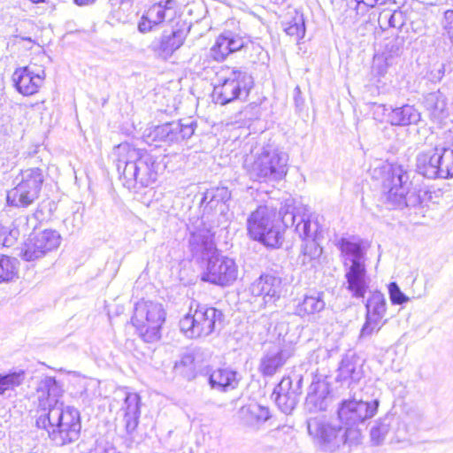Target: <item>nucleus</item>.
<instances>
[{
    "instance_id": "f257e3e1",
    "label": "nucleus",
    "mask_w": 453,
    "mask_h": 453,
    "mask_svg": "<svg viewBox=\"0 0 453 453\" xmlns=\"http://www.w3.org/2000/svg\"><path fill=\"white\" fill-rule=\"evenodd\" d=\"M38 412L36 426L45 429L57 446L76 441L81 434L80 412L60 401L63 390L53 377L46 376L37 386Z\"/></svg>"
},
{
    "instance_id": "f03ea898",
    "label": "nucleus",
    "mask_w": 453,
    "mask_h": 453,
    "mask_svg": "<svg viewBox=\"0 0 453 453\" xmlns=\"http://www.w3.org/2000/svg\"><path fill=\"white\" fill-rule=\"evenodd\" d=\"M231 192L226 187L207 189L201 199L202 215L189 226V245L192 252L211 251L215 248L214 228L229 220L228 202Z\"/></svg>"
},
{
    "instance_id": "7ed1b4c3",
    "label": "nucleus",
    "mask_w": 453,
    "mask_h": 453,
    "mask_svg": "<svg viewBox=\"0 0 453 453\" xmlns=\"http://www.w3.org/2000/svg\"><path fill=\"white\" fill-rule=\"evenodd\" d=\"M117 169L122 173L126 185L134 188L136 184L147 187L157 178L156 160L150 153L137 150L129 143H121L115 148Z\"/></svg>"
},
{
    "instance_id": "20e7f679",
    "label": "nucleus",
    "mask_w": 453,
    "mask_h": 453,
    "mask_svg": "<svg viewBox=\"0 0 453 453\" xmlns=\"http://www.w3.org/2000/svg\"><path fill=\"white\" fill-rule=\"evenodd\" d=\"M341 250L346 288L355 298H364L370 284L366 271V250L361 242L342 238L338 242Z\"/></svg>"
},
{
    "instance_id": "39448f33",
    "label": "nucleus",
    "mask_w": 453,
    "mask_h": 453,
    "mask_svg": "<svg viewBox=\"0 0 453 453\" xmlns=\"http://www.w3.org/2000/svg\"><path fill=\"white\" fill-rule=\"evenodd\" d=\"M411 181L407 171L402 165H391L382 182L383 197L392 208L417 207L422 205L426 191L410 189Z\"/></svg>"
},
{
    "instance_id": "423d86ee",
    "label": "nucleus",
    "mask_w": 453,
    "mask_h": 453,
    "mask_svg": "<svg viewBox=\"0 0 453 453\" xmlns=\"http://www.w3.org/2000/svg\"><path fill=\"white\" fill-rule=\"evenodd\" d=\"M309 434L326 451L334 452L342 447L357 446L361 443V430L345 428L341 423L336 424L324 418H311L307 421Z\"/></svg>"
},
{
    "instance_id": "0eeeda50",
    "label": "nucleus",
    "mask_w": 453,
    "mask_h": 453,
    "mask_svg": "<svg viewBox=\"0 0 453 453\" xmlns=\"http://www.w3.org/2000/svg\"><path fill=\"white\" fill-rule=\"evenodd\" d=\"M254 86L253 77L245 70L225 66L216 73L212 99L226 105L236 100L247 101Z\"/></svg>"
},
{
    "instance_id": "6e6552de",
    "label": "nucleus",
    "mask_w": 453,
    "mask_h": 453,
    "mask_svg": "<svg viewBox=\"0 0 453 453\" xmlns=\"http://www.w3.org/2000/svg\"><path fill=\"white\" fill-rule=\"evenodd\" d=\"M287 153L269 147L260 153L247 156L243 162L250 178L259 182H273L282 180L288 173Z\"/></svg>"
},
{
    "instance_id": "1a4fd4ad",
    "label": "nucleus",
    "mask_w": 453,
    "mask_h": 453,
    "mask_svg": "<svg viewBox=\"0 0 453 453\" xmlns=\"http://www.w3.org/2000/svg\"><path fill=\"white\" fill-rule=\"evenodd\" d=\"M224 319L223 312L214 307L198 304L194 311L189 312L180 320V329L190 339L206 337L219 329Z\"/></svg>"
},
{
    "instance_id": "9d476101",
    "label": "nucleus",
    "mask_w": 453,
    "mask_h": 453,
    "mask_svg": "<svg viewBox=\"0 0 453 453\" xmlns=\"http://www.w3.org/2000/svg\"><path fill=\"white\" fill-rule=\"evenodd\" d=\"M275 213L266 206H259L247 220L248 234L269 248H279L283 242V235Z\"/></svg>"
},
{
    "instance_id": "9b49d317",
    "label": "nucleus",
    "mask_w": 453,
    "mask_h": 453,
    "mask_svg": "<svg viewBox=\"0 0 453 453\" xmlns=\"http://www.w3.org/2000/svg\"><path fill=\"white\" fill-rule=\"evenodd\" d=\"M165 319V311L161 303L143 300L136 303L132 317L133 325L145 342H155L160 339Z\"/></svg>"
},
{
    "instance_id": "f8f14e48",
    "label": "nucleus",
    "mask_w": 453,
    "mask_h": 453,
    "mask_svg": "<svg viewBox=\"0 0 453 453\" xmlns=\"http://www.w3.org/2000/svg\"><path fill=\"white\" fill-rule=\"evenodd\" d=\"M44 180L42 170L38 167L21 170L15 178L16 186L7 192L8 204L27 207L38 199Z\"/></svg>"
},
{
    "instance_id": "ddd939ff",
    "label": "nucleus",
    "mask_w": 453,
    "mask_h": 453,
    "mask_svg": "<svg viewBox=\"0 0 453 453\" xmlns=\"http://www.w3.org/2000/svg\"><path fill=\"white\" fill-rule=\"evenodd\" d=\"M194 253L201 256L211 255L202 273V280L221 287L229 286L236 280L238 267L234 260L219 254L216 247L211 251Z\"/></svg>"
},
{
    "instance_id": "4468645a",
    "label": "nucleus",
    "mask_w": 453,
    "mask_h": 453,
    "mask_svg": "<svg viewBox=\"0 0 453 453\" xmlns=\"http://www.w3.org/2000/svg\"><path fill=\"white\" fill-rule=\"evenodd\" d=\"M378 405L379 403L376 400L372 403L344 400L342 402L337 411L339 423L345 428L360 430L358 425L372 418L377 411Z\"/></svg>"
},
{
    "instance_id": "2eb2a0df",
    "label": "nucleus",
    "mask_w": 453,
    "mask_h": 453,
    "mask_svg": "<svg viewBox=\"0 0 453 453\" xmlns=\"http://www.w3.org/2000/svg\"><path fill=\"white\" fill-rule=\"evenodd\" d=\"M176 0H160L150 5L142 14L138 22V30L146 34L157 29L159 26L171 21L176 14Z\"/></svg>"
},
{
    "instance_id": "dca6fc26",
    "label": "nucleus",
    "mask_w": 453,
    "mask_h": 453,
    "mask_svg": "<svg viewBox=\"0 0 453 453\" xmlns=\"http://www.w3.org/2000/svg\"><path fill=\"white\" fill-rule=\"evenodd\" d=\"M249 291L255 297H261L264 303H275L283 291V284L280 277L265 273L260 275L250 286Z\"/></svg>"
},
{
    "instance_id": "f3484780",
    "label": "nucleus",
    "mask_w": 453,
    "mask_h": 453,
    "mask_svg": "<svg viewBox=\"0 0 453 453\" xmlns=\"http://www.w3.org/2000/svg\"><path fill=\"white\" fill-rule=\"evenodd\" d=\"M44 78V70L35 65L19 68L13 73L15 87L24 96L35 94L42 85Z\"/></svg>"
},
{
    "instance_id": "a211bd4d",
    "label": "nucleus",
    "mask_w": 453,
    "mask_h": 453,
    "mask_svg": "<svg viewBox=\"0 0 453 453\" xmlns=\"http://www.w3.org/2000/svg\"><path fill=\"white\" fill-rule=\"evenodd\" d=\"M303 379L300 377L296 382L295 388L292 386V380L283 378L274 388L273 395L280 410L285 413H290L296 406L298 397L301 395V384Z\"/></svg>"
},
{
    "instance_id": "6ab92c4d",
    "label": "nucleus",
    "mask_w": 453,
    "mask_h": 453,
    "mask_svg": "<svg viewBox=\"0 0 453 453\" xmlns=\"http://www.w3.org/2000/svg\"><path fill=\"white\" fill-rule=\"evenodd\" d=\"M292 355L291 348L273 345L263 354L258 370L263 376L271 377L283 367Z\"/></svg>"
},
{
    "instance_id": "aec40b11",
    "label": "nucleus",
    "mask_w": 453,
    "mask_h": 453,
    "mask_svg": "<svg viewBox=\"0 0 453 453\" xmlns=\"http://www.w3.org/2000/svg\"><path fill=\"white\" fill-rule=\"evenodd\" d=\"M185 39L186 33L183 29L164 30L158 41L153 42L152 49L160 58L167 59L181 47Z\"/></svg>"
},
{
    "instance_id": "412c9836",
    "label": "nucleus",
    "mask_w": 453,
    "mask_h": 453,
    "mask_svg": "<svg viewBox=\"0 0 453 453\" xmlns=\"http://www.w3.org/2000/svg\"><path fill=\"white\" fill-rule=\"evenodd\" d=\"M325 294L319 291L306 293L296 306L295 313L301 318H308L309 320L316 317L325 310Z\"/></svg>"
},
{
    "instance_id": "4be33fe9",
    "label": "nucleus",
    "mask_w": 453,
    "mask_h": 453,
    "mask_svg": "<svg viewBox=\"0 0 453 453\" xmlns=\"http://www.w3.org/2000/svg\"><path fill=\"white\" fill-rule=\"evenodd\" d=\"M239 380L237 372L229 367L218 368L212 371L208 378L211 388L219 392H227L236 388Z\"/></svg>"
},
{
    "instance_id": "5701e85b",
    "label": "nucleus",
    "mask_w": 453,
    "mask_h": 453,
    "mask_svg": "<svg viewBox=\"0 0 453 453\" xmlns=\"http://www.w3.org/2000/svg\"><path fill=\"white\" fill-rule=\"evenodd\" d=\"M328 386L326 382L312 381L305 400V408L310 412L325 411L327 407Z\"/></svg>"
},
{
    "instance_id": "b1692460",
    "label": "nucleus",
    "mask_w": 453,
    "mask_h": 453,
    "mask_svg": "<svg viewBox=\"0 0 453 453\" xmlns=\"http://www.w3.org/2000/svg\"><path fill=\"white\" fill-rule=\"evenodd\" d=\"M421 119L420 112L410 104L390 108L387 115V122L391 126L407 127L417 125Z\"/></svg>"
},
{
    "instance_id": "393cba45",
    "label": "nucleus",
    "mask_w": 453,
    "mask_h": 453,
    "mask_svg": "<svg viewBox=\"0 0 453 453\" xmlns=\"http://www.w3.org/2000/svg\"><path fill=\"white\" fill-rule=\"evenodd\" d=\"M425 105L433 121L441 125L448 119L449 114L448 100L440 90L427 95Z\"/></svg>"
},
{
    "instance_id": "a878e982",
    "label": "nucleus",
    "mask_w": 453,
    "mask_h": 453,
    "mask_svg": "<svg viewBox=\"0 0 453 453\" xmlns=\"http://www.w3.org/2000/svg\"><path fill=\"white\" fill-rule=\"evenodd\" d=\"M126 431L132 434L138 426L140 417V396L135 393H127L122 406Z\"/></svg>"
},
{
    "instance_id": "bb28decb",
    "label": "nucleus",
    "mask_w": 453,
    "mask_h": 453,
    "mask_svg": "<svg viewBox=\"0 0 453 453\" xmlns=\"http://www.w3.org/2000/svg\"><path fill=\"white\" fill-rule=\"evenodd\" d=\"M363 377L362 365L356 355H346L338 368L337 380L357 382Z\"/></svg>"
},
{
    "instance_id": "cd10ccee",
    "label": "nucleus",
    "mask_w": 453,
    "mask_h": 453,
    "mask_svg": "<svg viewBox=\"0 0 453 453\" xmlns=\"http://www.w3.org/2000/svg\"><path fill=\"white\" fill-rule=\"evenodd\" d=\"M437 165L438 160L436 148L418 154L416 158V168L419 174L428 179H437L439 178V170Z\"/></svg>"
},
{
    "instance_id": "c85d7f7f",
    "label": "nucleus",
    "mask_w": 453,
    "mask_h": 453,
    "mask_svg": "<svg viewBox=\"0 0 453 453\" xmlns=\"http://www.w3.org/2000/svg\"><path fill=\"white\" fill-rule=\"evenodd\" d=\"M240 412L243 423L248 426H256L270 418L269 409L257 403L242 407Z\"/></svg>"
},
{
    "instance_id": "c756f323",
    "label": "nucleus",
    "mask_w": 453,
    "mask_h": 453,
    "mask_svg": "<svg viewBox=\"0 0 453 453\" xmlns=\"http://www.w3.org/2000/svg\"><path fill=\"white\" fill-rule=\"evenodd\" d=\"M322 254V249L314 240H308L303 245L297 257V264L305 269L315 267Z\"/></svg>"
},
{
    "instance_id": "7c9ffc66",
    "label": "nucleus",
    "mask_w": 453,
    "mask_h": 453,
    "mask_svg": "<svg viewBox=\"0 0 453 453\" xmlns=\"http://www.w3.org/2000/svg\"><path fill=\"white\" fill-rule=\"evenodd\" d=\"M281 220L286 227L296 225V231L302 239L311 236V221L304 215L298 216L294 211H286L282 214Z\"/></svg>"
},
{
    "instance_id": "2f4dec72",
    "label": "nucleus",
    "mask_w": 453,
    "mask_h": 453,
    "mask_svg": "<svg viewBox=\"0 0 453 453\" xmlns=\"http://www.w3.org/2000/svg\"><path fill=\"white\" fill-rule=\"evenodd\" d=\"M438 175L439 178L448 179L453 177V150L449 148H437Z\"/></svg>"
},
{
    "instance_id": "473e14b6",
    "label": "nucleus",
    "mask_w": 453,
    "mask_h": 453,
    "mask_svg": "<svg viewBox=\"0 0 453 453\" xmlns=\"http://www.w3.org/2000/svg\"><path fill=\"white\" fill-rule=\"evenodd\" d=\"M32 234L37 243L42 246V250L45 255L57 249L60 244V234L55 230L46 229L41 232L32 233Z\"/></svg>"
},
{
    "instance_id": "72a5a7b5",
    "label": "nucleus",
    "mask_w": 453,
    "mask_h": 453,
    "mask_svg": "<svg viewBox=\"0 0 453 453\" xmlns=\"http://www.w3.org/2000/svg\"><path fill=\"white\" fill-rule=\"evenodd\" d=\"M366 315L383 319L386 314V298L380 291H374L365 303Z\"/></svg>"
},
{
    "instance_id": "f704fd0d",
    "label": "nucleus",
    "mask_w": 453,
    "mask_h": 453,
    "mask_svg": "<svg viewBox=\"0 0 453 453\" xmlns=\"http://www.w3.org/2000/svg\"><path fill=\"white\" fill-rule=\"evenodd\" d=\"M24 379L25 373L23 371L4 374L0 373V396L19 387L23 382Z\"/></svg>"
},
{
    "instance_id": "c9c22d12",
    "label": "nucleus",
    "mask_w": 453,
    "mask_h": 453,
    "mask_svg": "<svg viewBox=\"0 0 453 453\" xmlns=\"http://www.w3.org/2000/svg\"><path fill=\"white\" fill-rule=\"evenodd\" d=\"M20 256L26 261H35L45 256L42 246L37 243L32 234L21 248Z\"/></svg>"
},
{
    "instance_id": "e433bc0d",
    "label": "nucleus",
    "mask_w": 453,
    "mask_h": 453,
    "mask_svg": "<svg viewBox=\"0 0 453 453\" xmlns=\"http://www.w3.org/2000/svg\"><path fill=\"white\" fill-rule=\"evenodd\" d=\"M211 54L217 61H222L231 54L228 32H225L218 36L214 45L211 49Z\"/></svg>"
},
{
    "instance_id": "4c0bfd02",
    "label": "nucleus",
    "mask_w": 453,
    "mask_h": 453,
    "mask_svg": "<svg viewBox=\"0 0 453 453\" xmlns=\"http://www.w3.org/2000/svg\"><path fill=\"white\" fill-rule=\"evenodd\" d=\"M385 322L379 318L372 317L365 314V321L361 327L358 340L370 339L374 334H378Z\"/></svg>"
},
{
    "instance_id": "58836bf2",
    "label": "nucleus",
    "mask_w": 453,
    "mask_h": 453,
    "mask_svg": "<svg viewBox=\"0 0 453 453\" xmlns=\"http://www.w3.org/2000/svg\"><path fill=\"white\" fill-rule=\"evenodd\" d=\"M284 31L289 36L298 41L304 36L305 26L302 15H296L292 20L284 24Z\"/></svg>"
},
{
    "instance_id": "ea45409f",
    "label": "nucleus",
    "mask_w": 453,
    "mask_h": 453,
    "mask_svg": "<svg viewBox=\"0 0 453 453\" xmlns=\"http://www.w3.org/2000/svg\"><path fill=\"white\" fill-rule=\"evenodd\" d=\"M173 133L176 138L175 142L190 138L195 132L196 123L193 120H187L186 122L178 121L173 122Z\"/></svg>"
},
{
    "instance_id": "a19ab883",
    "label": "nucleus",
    "mask_w": 453,
    "mask_h": 453,
    "mask_svg": "<svg viewBox=\"0 0 453 453\" xmlns=\"http://www.w3.org/2000/svg\"><path fill=\"white\" fill-rule=\"evenodd\" d=\"M16 273V259L7 256H0V282L11 280Z\"/></svg>"
},
{
    "instance_id": "79ce46f5",
    "label": "nucleus",
    "mask_w": 453,
    "mask_h": 453,
    "mask_svg": "<svg viewBox=\"0 0 453 453\" xmlns=\"http://www.w3.org/2000/svg\"><path fill=\"white\" fill-rule=\"evenodd\" d=\"M173 122L165 123L162 126H157L151 133L155 141H161L168 143L175 142Z\"/></svg>"
},
{
    "instance_id": "37998d69",
    "label": "nucleus",
    "mask_w": 453,
    "mask_h": 453,
    "mask_svg": "<svg viewBox=\"0 0 453 453\" xmlns=\"http://www.w3.org/2000/svg\"><path fill=\"white\" fill-rule=\"evenodd\" d=\"M404 40L403 37H395L385 45L384 55L386 60L400 56L403 51Z\"/></svg>"
},
{
    "instance_id": "c03bdc74",
    "label": "nucleus",
    "mask_w": 453,
    "mask_h": 453,
    "mask_svg": "<svg viewBox=\"0 0 453 453\" xmlns=\"http://www.w3.org/2000/svg\"><path fill=\"white\" fill-rule=\"evenodd\" d=\"M17 228H9L0 224V246L12 247L16 242L19 236Z\"/></svg>"
},
{
    "instance_id": "a18cd8bd",
    "label": "nucleus",
    "mask_w": 453,
    "mask_h": 453,
    "mask_svg": "<svg viewBox=\"0 0 453 453\" xmlns=\"http://www.w3.org/2000/svg\"><path fill=\"white\" fill-rule=\"evenodd\" d=\"M453 71V64L449 62L436 63L430 72L431 80L433 81H440L446 73Z\"/></svg>"
},
{
    "instance_id": "49530a36",
    "label": "nucleus",
    "mask_w": 453,
    "mask_h": 453,
    "mask_svg": "<svg viewBox=\"0 0 453 453\" xmlns=\"http://www.w3.org/2000/svg\"><path fill=\"white\" fill-rule=\"evenodd\" d=\"M389 432V426L385 422L377 423L371 429V439L375 444H380Z\"/></svg>"
},
{
    "instance_id": "de8ad7c7",
    "label": "nucleus",
    "mask_w": 453,
    "mask_h": 453,
    "mask_svg": "<svg viewBox=\"0 0 453 453\" xmlns=\"http://www.w3.org/2000/svg\"><path fill=\"white\" fill-rule=\"evenodd\" d=\"M388 293L393 304H403L409 301V297L401 291L395 282H391L388 285Z\"/></svg>"
},
{
    "instance_id": "09e8293b",
    "label": "nucleus",
    "mask_w": 453,
    "mask_h": 453,
    "mask_svg": "<svg viewBox=\"0 0 453 453\" xmlns=\"http://www.w3.org/2000/svg\"><path fill=\"white\" fill-rule=\"evenodd\" d=\"M228 40L230 43V53H234L242 50V48H245L249 42L248 39L229 31Z\"/></svg>"
},
{
    "instance_id": "8fccbe9b",
    "label": "nucleus",
    "mask_w": 453,
    "mask_h": 453,
    "mask_svg": "<svg viewBox=\"0 0 453 453\" xmlns=\"http://www.w3.org/2000/svg\"><path fill=\"white\" fill-rule=\"evenodd\" d=\"M389 21L391 28L400 29L405 24V15L402 11H389Z\"/></svg>"
},
{
    "instance_id": "3c124183",
    "label": "nucleus",
    "mask_w": 453,
    "mask_h": 453,
    "mask_svg": "<svg viewBox=\"0 0 453 453\" xmlns=\"http://www.w3.org/2000/svg\"><path fill=\"white\" fill-rule=\"evenodd\" d=\"M441 24L448 36L453 41V9L447 10L444 12Z\"/></svg>"
},
{
    "instance_id": "603ef678",
    "label": "nucleus",
    "mask_w": 453,
    "mask_h": 453,
    "mask_svg": "<svg viewBox=\"0 0 453 453\" xmlns=\"http://www.w3.org/2000/svg\"><path fill=\"white\" fill-rule=\"evenodd\" d=\"M390 109L387 108L384 104H374L372 109L373 119L378 121H387V115Z\"/></svg>"
},
{
    "instance_id": "864d4df0",
    "label": "nucleus",
    "mask_w": 453,
    "mask_h": 453,
    "mask_svg": "<svg viewBox=\"0 0 453 453\" xmlns=\"http://www.w3.org/2000/svg\"><path fill=\"white\" fill-rule=\"evenodd\" d=\"M389 20V11L385 10L380 13L378 23L381 29L386 30L391 28Z\"/></svg>"
},
{
    "instance_id": "5fc2aeb1",
    "label": "nucleus",
    "mask_w": 453,
    "mask_h": 453,
    "mask_svg": "<svg viewBox=\"0 0 453 453\" xmlns=\"http://www.w3.org/2000/svg\"><path fill=\"white\" fill-rule=\"evenodd\" d=\"M193 362H194L193 356L190 354H187V355H184L181 357L180 361L176 364V367H178L180 365L191 366L193 365Z\"/></svg>"
},
{
    "instance_id": "6e6d98bb",
    "label": "nucleus",
    "mask_w": 453,
    "mask_h": 453,
    "mask_svg": "<svg viewBox=\"0 0 453 453\" xmlns=\"http://www.w3.org/2000/svg\"><path fill=\"white\" fill-rule=\"evenodd\" d=\"M300 94H301L300 88L296 87L295 88V101H296V105H299L302 103L300 100V96H299Z\"/></svg>"
},
{
    "instance_id": "4d7b16f0",
    "label": "nucleus",
    "mask_w": 453,
    "mask_h": 453,
    "mask_svg": "<svg viewBox=\"0 0 453 453\" xmlns=\"http://www.w3.org/2000/svg\"><path fill=\"white\" fill-rule=\"evenodd\" d=\"M96 0H74V3L78 5H87L93 4Z\"/></svg>"
},
{
    "instance_id": "13d9d810",
    "label": "nucleus",
    "mask_w": 453,
    "mask_h": 453,
    "mask_svg": "<svg viewBox=\"0 0 453 453\" xmlns=\"http://www.w3.org/2000/svg\"><path fill=\"white\" fill-rule=\"evenodd\" d=\"M362 2L364 3V4H365L366 6H370V7L379 5L377 0H362Z\"/></svg>"
},
{
    "instance_id": "bf43d9fd",
    "label": "nucleus",
    "mask_w": 453,
    "mask_h": 453,
    "mask_svg": "<svg viewBox=\"0 0 453 453\" xmlns=\"http://www.w3.org/2000/svg\"><path fill=\"white\" fill-rule=\"evenodd\" d=\"M377 1H378V4L381 5V4H386L388 3H393L395 0H377Z\"/></svg>"
},
{
    "instance_id": "052dcab7",
    "label": "nucleus",
    "mask_w": 453,
    "mask_h": 453,
    "mask_svg": "<svg viewBox=\"0 0 453 453\" xmlns=\"http://www.w3.org/2000/svg\"><path fill=\"white\" fill-rule=\"evenodd\" d=\"M414 416L418 419V420H421L422 418H423V414L419 413V412H416L414 413Z\"/></svg>"
},
{
    "instance_id": "680f3d73",
    "label": "nucleus",
    "mask_w": 453,
    "mask_h": 453,
    "mask_svg": "<svg viewBox=\"0 0 453 453\" xmlns=\"http://www.w3.org/2000/svg\"><path fill=\"white\" fill-rule=\"evenodd\" d=\"M31 2L33 3H40V2H43V0H30Z\"/></svg>"
}]
</instances>
